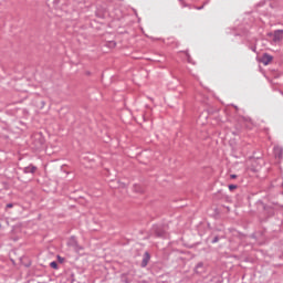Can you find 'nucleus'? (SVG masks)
<instances>
[{
	"instance_id": "nucleus-1",
	"label": "nucleus",
	"mask_w": 283,
	"mask_h": 283,
	"mask_svg": "<svg viewBox=\"0 0 283 283\" xmlns=\"http://www.w3.org/2000/svg\"><path fill=\"white\" fill-rule=\"evenodd\" d=\"M153 233L155 238H167V231H165V228H163V226H154Z\"/></svg>"
},
{
	"instance_id": "nucleus-2",
	"label": "nucleus",
	"mask_w": 283,
	"mask_h": 283,
	"mask_svg": "<svg viewBox=\"0 0 283 283\" xmlns=\"http://www.w3.org/2000/svg\"><path fill=\"white\" fill-rule=\"evenodd\" d=\"M69 247H72L74 249V251H82L83 247L78 245V241H76V238L71 237L70 241H69Z\"/></svg>"
},
{
	"instance_id": "nucleus-3",
	"label": "nucleus",
	"mask_w": 283,
	"mask_h": 283,
	"mask_svg": "<svg viewBox=\"0 0 283 283\" xmlns=\"http://www.w3.org/2000/svg\"><path fill=\"white\" fill-rule=\"evenodd\" d=\"M283 40V30H275L273 33L274 43H280Z\"/></svg>"
},
{
	"instance_id": "nucleus-4",
	"label": "nucleus",
	"mask_w": 283,
	"mask_h": 283,
	"mask_svg": "<svg viewBox=\"0 0 283 283\" xmlns=\"http://www.w3.org/2000/svg\"><path fill=\"white\" fill-rule=\"evenodd\" d=\"M149 260H151V255L149 252H145L140 264L142 269H145L149 264Z\"/></svg>"
},
{
	"instance_id": "nucleus-5",
	"label": "nucleus",
	"mask_w": 283,
	"mask_h": 283,
	"mask_svg": "<svg viewBox=\"0 0 283 283\" xmlns=\"http://www.w3.org/2000/svg\"><path fill=\"white\" fill-rule=\"evenodd\" d=\"M271 61H273V57L269 53H264L261 57V63H263V65H269Z\"/></svg>"
},
{
	"instance_id": "nucleus-6",
	"label": "nucleus",
	"mask_w": 283,
	"mask_h": 283,
	"mask_svg": "<svg viewBox=\"0 0 283 283\" xmlns=\"http://www.w3.org/2000/svg\"><path fill=\"white\" fill-rule=\"evenodd\" d=\"M274 156L275 158H279V160H282L283 158V149L280 146L274 147Z\"/></svg>"
},
{
	"instance_id": "nucleus-7",
	"label": "nucleus",
	"mask_w": 283,
	"mask_h": 283,
	"mask_svg": "<svg viewBox=\"0 0 283 283\" xmlns=\"http://www.w3.org/2000/svg\"><path fill=\"white\" fill-rule=\"evenodd\" d=\"M23 174H36V166L30 165L23 168Z\"/></svg>"
},
{
	"instance_id": "nucleus-8",
	"label": "nucleus",
	"mask_w": 283,
	"mask_h": 283,
	"mask_svg": "<svg viewBox=\"0 0 283 283\" xmlns=\"http://www.w3.org/2000/svg\"><path fill=\"white\" fill-rule=\"evenodd\" d=\"M53 6L55 10H63V6H65V0H54Z\"/></svg>"
},
{
	"instance_id": "nucleus-9",
	"label": "nucleus",
	"mask_w": 283,
	"mask_h": 283,
	"mask_svg": "<svg viewBox=\"0 0 283 283\" xmlns=\"http://www.w3.org/2000/svg\"><path fill=\"white\" fill-rule=\"evenodd\" d=\"M263 209L268 213V216H273L274 210H273V208L271 206H264L263 205Z\"/></svg>"
},
{
	"instance_id": "nucleus-10",
	"label": "nucleus",
	"mask_w": 283,
	"mask_h": 283,
	"mask_svg": "<svg viewBox=\"0 0 283 283\" xmlns=\"http://www.w3.org/2000/svg\"><path fill=\"white\" fill-rule=\"evenodd\" d=\"M184 54L186 55L188 63H193V60L191 59V54H189V51H184Z\"/></svg>"
},
{
	"instance_id": "nucleus-11",
	"label": "nucleus",
	"mask_w": 283,
	"mask_h": 283,
	"mask_svg": "<svg viewBox=\"0 0 283 283\" xmlns=\"http://www.w3.org/2000/svg\"><path fill=\"white\" fill-rule=\"evenodd\" d=\"M134 191H136V193H143V188L139 185H135Z\"/></svg>"
},
{
	"instance_id": "nucleus-12",
	"label": "nucleus",
	"mask_w": 283,
	"mask_h": 283,
	"mask_svg": "<svg viewBox=\"0 0 283 283\" xmlns=\"http://www.w3.org/2000/svg\"><path fill=\"white\" fill-rule=\"evenodd\" d=\"M96 17L98 19H105V13H103V11H96Z\"/></svg>"
},
{
	"instance_id": "nucleus-13",
	"label": "nucleus",
	"mask_w": 283,
	"mask_h": 283,
	"mask_svg": "<svg viewBox=\"0 0 283 283\" xmlns=\"http://www.w3.org/2000/svg\"><path fill=\"white\" fill-rule=\"evenodd\" d=\"M50 266H51V269H59V263L56 262V261H52L51 263H50Z\"/></svg>"
},
{
	"instance_id": "nucleus-14",
	"label": "nucleus",
	"mask_w": 283,
	"mask_h": 283,
	"mask_svg": "<svg viewBox=\"0 0 283 283\" xmlns=\"http://www.w3.org/2000/svg\"><path fill=\"white\" fill-rule=\"evenodd\" d=\"M234 189H238V185H229L230 191H234Z\"/></svg>"
},
{
	"instance_id": "nucleus-15",
	"label": "nucleus",
	"mask_w": 283,
	"mask_h": 283,
	"mask_svg": "<svg viewBox=\"0 0 283 283\" xmlns=\"http://www.w3.org/2000/svg\"><path fill=\"white\" fill-rule=\"evenodd\" d=\"M108 46H111V48H116V42H115V41L108 42Z\"/></svg>"
},
{
	"instance_id": "nucleus-16",
	"label": "nucleus",
	"mask_w": 283,
	"mask_h": 283,
	"mask_svg": "<svg viewBox=\"0 0 283 283\" xmlns=\"http://www.w3.org/2000/svg\"><path fill=\"white\" fill-rule=\"evenodd\" d=\"M217 242H220V238L219 237H214L212 240V244H216Z\"/></svg>"
},
{
	"instance_id": "nucleus-17",
	"label": "nucleus",
	"mask_w": 283,
	"mask_h": 283,
	"mask_svg": "<svg viewBox=\"0 0 283 283\" xmlns=\"http://www.w3.org/2000/svg\"><path fill=\"white\" fill-rule=\"evenodd\" d=\"M203 266H205V263L199 262V263L196 265V269H202Z\"/></svg>"
},
{
	"instance_id": "nucleus-18",
	"label": "nucleus",
	"mask_w": 283,
	"mask_h": 283,
	"mask_svg": "<svg viewBox=\"0 0 283 283\" xmlns=\"http://www.w3.org/2000/svg\"><path fill=\"white\" fill-rule=\"evenodd\" d=\"M12 207H14V203H8L7 205V209H12Z\"/></svg>"
},
{
	"instance_id": "nucleus-19",
	"label": "nucleus",
	"mask_w": 283,
	"mask_h": 283,
	"mask_svg": "<svg viewBox=\"0 0 283 283\" xmlns=\"http://www.w3.org/2000/svg\"><path fill=\"white\" fill-rule=\"evenodd\" d=\"M57 260H59V262H61V263H63V261H64V259L61 258L60 255H57Z\"/></svg>"
},
{
	"instance_id": "nucleus-20",
	"label": "nucleus",
	"mask_w": 283,
	"mask_h": 283,
	"mask_svg": "<svg viewBox=\"0 0 283 283\" xmlns=\"http://www.w3.org/2000/svg\"><path fill=\"white\" fill-rule=\"evenodd\" d=\"M230 178L235 179L238 178V175H231Z\"/></svg>"
},
{
	"instance_id": "nucleus-21",
	"label": "nucleus",
	"mask_w": 283,
	"mask_h": 283,
	"mask_svg": "<svg viewBox=\"0 0 283 283\" xmlns=\"http://www.w3.org/2000/svg\"><path fill=\"white\" fill-rule=\"evenodd\" d=\"M251 50H252V52H255L256 48H255V46H252Z\"/></svg>"
},
{
	"instance_id": "nucleus-22",
	"label": "nucleus",
	"mask_w": 283,
	"mask_h": 283,
	"mask_svg": "<svg viewBox=\"0 0 283 283\" xmlns=\"http://www.w3.org/2000/svg\"><path fill=\"white\" fill-rule=\"evenodd\" d=\"M198 10H202V7H199Z\"/></svg>"
},
{
	"instance_id": "nucleus-23",
	"label": "nucleus",
	"mask_w": 283,
	"mask_h": 283,
	"mask_svg": "<svg viewBox=\"0 0 283 283\" xmlns=\"http://www.w3.org/2000/svg\"><path fill=\"white\" fill-rule=\"evenodd\" d=\"M179 1H180L181 3H184L182 0H179Z\"/></svg>"
}]
</instances>
